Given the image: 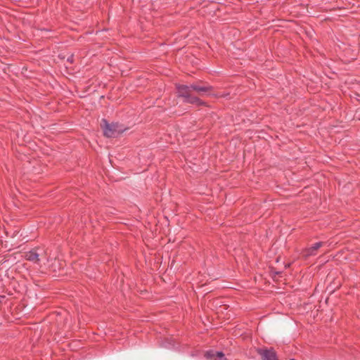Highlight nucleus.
<instances>
[{
  "label": "nucleus",
  "instance_id": "obj_1",
  "mask_svg": "<svg viewBox=\"0 0 360 360\" xmlns=\"http://www.w3.org/2000/svg\"><path fill=\"white\" fill-rule=\"evenodd\" d=\"M178 97L184 98V102L195 105L196 106H207L205 101L201 100L199 97L195 96L191 94V91H195L198 95H203L205 94H211L214 90V87L207 84L206 82L198 80L195 83L191 85L176 84L175 85Z\"/></svg>",
  "mask_w": 360,
  "mask_h": 360
},
{
  "label": "nucleus",
  "instance_id": "obj_2",
  "mask_svg": "<svg viewBox=\"0 0 360 360\" xmlns=\"http://www.w3.org/2000/svg\"><path fill=\"white\" fill-rule=\"evenodd\" d=\"M101 127L103 131V135L108 138L117 137L126 130V128L118 122L110 124L105 119H102Z\"/></svg>",
  "mask_w": 360,
  "mask_h": 360
},
{
  "label": "nucleus",
  "instance_id": "obj_3",
  "mask_svg": "<svg viewBox=\"0 0 360 360\" xmlns=\"http://www.w3.org/2000/svg\"><path fill=\"white\" fill-rule=\"evenodd\" d=\"M8 294L13 295L17 293L18 295H22L25 291V285L23 281L19 282L15 279H12L8 285Z\"/></svg>",
  "mask_w": 360,
  "mask_h": 360
},
{
  "label": "nucleus",
  "instance_id": "obj_4",
  "mask_svg": "<svg viewBox=\"0 0 360 360\" xmlns=\"http://www.w3.org/2000/svg\"><path fill=\"white\" fill-rule=\"evenodd\" d=\"M257 353L261 356L262 360H278L276 352L273 347L257 348Z\"/></svg>",
  "mask_w": 360,
  "mask_h": 360
},
{
  "label": "nucleus",
  "instance_id": "obj_5",
  "mask_svg": "<svg viewBox=\"0 0 360 360\" xmlns=\"http://www.w3.org/2000/svg\"><path fill=\"white\" fill-rule=\"evenodd\" d=\"M40 250L39 248H34L30 250L28 252H26L25 254V257L27 260L34 262V263H39V255L40 254L38 252V251Z\"/></svg>",
  "mask_w": 360,
  "mask_h": 360
},
{
  "label": "nucleus",
  "instance_id": "obj_6",
  "mask_svg": "<svg viewBox=\"0 0 360 360\" xmlns=\"http://www.w3.org/2000/svg\"><path fill=\"white\" fill-rule=\"evenodd\" d=\"M323 242H317L313 245L305 248L303 250L304 255L305 257L314 256L317 254L318 250L323 245Z\"/></svg>",
  "mask_w": 360,
  "mask_h": 360
},
{
  "label": "nucleus",
  "instance_id": "obj_7",
  "mask_svg": "<svg viewBox=\"0 0 360 360\" xmlns=\"http://www.w3.org/2000/svg\"><path fill=\"white\" fill-rule=\"evenodd\" d=\"M269 274L274 280H275L276 276H281L283 273L282 271H277L275 267L271 266H270L269 267Z\"/></svg>",
  "mask_w": 360,
  "mask_h": 360
},
{
  "label": "nucleus",
  "instance_id": "obj_8",
  "mask_svg": "<svg viewBox=\"0 0 360 360\" xmlns=\"http://www.w3.org/2000/svg\"><path fill=\"white\" fill-rule=\"evenodd\" d=\"M215 354H216L215 351L210 349L205 352V357H206L207 359H209L214 360V359H216L215 358L216 355H214Z\"/></svg>",
  "mask_w": 360,
  "mask_h": 360
},
{
  "label": "nucleus",
  "instance_id": "obj_9",
  "mask_svg": "<svg viewBox=\"0 0 360 360\" xmlns=\"http://www.w3.org/2000/svg\"><path fill=\"white\" fill-rule=\"evenodd\" d=\"M216 355L214 360H227V359L225 356V354L221 351H217L216 352Z\"/></svg>",
  "mask_w": 360,
  "mask_h": 360
},
{
  "label": "nucleus",
  "instance_id": "obj_10",
  "mask_svg": "<svg viewBox=\"0 0 360 360\" xmlns=\"http://www.w3.org/2000/svg\"><path fill=\"white\" fill-rule=\"evenodd\" d=\"M68 62H69L70 63H73L74 62V56L73 54H72L71 56H70L68 59H67Z\"/></svg>",
  "mask_w": 360,
  "mask_h": 360
},
{
  "label": "nucleus",
  "instance_id": "obj_11",
  "mask_svg": "<svg viewBox=\"0 0 360 360\" xmlns=\"http://www.w3.org/2000/svg\"><path fill=\"white\" fill-rule=\"evenodd\" d=\"M290 266V263H288L285 264V269H287Z\"/></svg>",
  "mask_w": 360,
  "mask_h": 360
},
{
  "label": "nucleus",
  "instance_id": "obj_12",
  "mask_svg": "<svg viewBox=\"0 0 360 360\" xmlns=\"http://www.w3.org/2000/svg\"><path fill=\"white\" fill-rule=\"evenodd\" d=\"M278 260H279V257H278V258L276 259V262H278Z\"/></svg>",
  "mask_w": 360,
  "mask_h": 360
},
{
  "label": "nucleus",
  "instance_id": "obj_13",
  "mask_svg": "<svg viewBox=\"0 0 360 360\" xmlns=\"http://www.w3.org/2000/svg\"><path fill=\"white\" fill-rule=\"evenodd\" d=\"M290 360H296V359H291Z\"/></svg>",
  "mask_w": 360,
  "mask_h": 360
}]
</instances>
